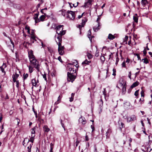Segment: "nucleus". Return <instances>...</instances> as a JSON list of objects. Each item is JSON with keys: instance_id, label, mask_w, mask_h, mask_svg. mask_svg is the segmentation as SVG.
<instances>
[{"instance_id": "1", "label": "nucleus", "mask_w": 152, "mask_h": 152, "mask_svg": "<svg viewBox=\"0 0 152 152\" xmlns=\"http://www.w3.org/2000/svg\"><path fill=\"white\" fill-rule=\"evenodd\" d=\"M63 25H60L56 27V33L58 34H60L61 35H64L65 34V31H63Z\"/></svg>"}, {"instance_id": "2", "label": "nucleus", "mask_w": 152, "mask_h": 152, "mask_svg": "<svg viewBox=\"0 0 152 152\" xmlns=\"http://www.w3.org/2000/svg\"><path fill=\"white\" fill-rule=\"evenodd\" d=\"M76 11L68 10L67 11V17L70 20H73L75 17V14Z\"/></svg>"}, {"instance_id": "3", "label": "nucleus", "mask_w": 152, "mask_h": 152, "mask_svg": "<svg viewBox=\"0 0 152 152\" xmlns=\"http://www.w3.org/2000/svg\"><path fill=\"white\" fill-rule=\"evenodd\" d=\"M76 76L72 73H71L69 72L67 73V79L68 81L71 82L72 83L74 80L76 78Z\"/></svg>"}, {"instance_id": "4", "label": "nucleus", "mask_w": 152, "mask_h": 152, "mask_svg": "<svg viewBox=\"0 0 152 152\" xmlns=\"http://www.w3.org/2000/svg\"><path fill=\"white\" fill-rule=\"evenodd\" d=\"M101 75H102V77L103 79H106L108 77H109L110 75V73L108 72V69H104L101 72Z\"/></svg>"}, {"instance_id": "5", "label": "nucleus", "mask_w": 152, "mask_h": 152, "mask_svg": "<svg viewBox=\"0 0 152 152\" xmlns=\"http://www.w3.org/2000/svg\"><path fill=\"white\" fill-rule=\"evenodd\" d=\"M125 119H126L127 123H130L137 120V118L135 115H132L129 116H127Z\"/></svg>"}, {"instance_id": "6", "label": "nucleus", "mask_w": 152, "mask_h": 152, "mask_svg": "<svg viewBox=\"0 0 152 152\" xmlns=\"http://www.w3.org/2000/svg\"><path fill=\"white\" fill-rule=\"evenodd\" d=\"M30 61L37 70H38L39 69V64L37 63H38V62L37 61L35 58L32 60L30 59Z\"/></svg>"}, {"instance_id": "7", "label": "nucleus", "mask_w": 152, "mask_h": 152, "mask_svg": "<svg viewBox=\"0 0 152 152\" xmlns=\"http://www.w3.org/2000/svg\"><path fill=\"white\" fill-rule=\"evenodd\" d=\"M64 46H62L61 44L60 43L58 45V51L59 54L61 55H63L64 53Z\"/></svg>"}, {"instance_id": "8", "label": "nucleus", "mask_w": 152, "mask_h": 152, "mask_svg": "<svg viewBox=\"0 0 152 152\" xmlns=\"http://www.w3.org/2000/svg\"><path fill=\"white\" fill-rule=\"evenodd\" d=\"M87 19L86 18H83L82 20V23L78 25V26H77L78 28L80 31L81 30V28L82 27H83L85 26L86 23L87 22Z\"/></svg>"}, {"instance_id": "9", "label": "nucleus", "mask_w": 152, "mask_h": 152, "mask_svg": "<svg viewBox=\"0 0 152 152\" xmlns=\"http://www.w3.org/2000/svg\"><path fill=\"white\" fill-rule=\"evenodd\" d=\"M101 16V15H100L98 16V18L96 20V22L98 23V27H94L93 28L94 30L95 31H97L99 29H100L99 26L100 25V23L99 21L100 20V17Z\"/></svg>"}, {"instance_id": "10", "label": "nucleus", "mask_w": 152, "mask_h": 152, "mask_svg": "<svg viewBox=\"0 0 152 152\" xmlns=\"http://www.w3.org/2000/svg\"><path fill=\"white\" fill-rule=\"evenodd\" d=\"M121 86H126V81L124 80L123 78H121L120 79V80L118 83Z\"/></svg>"}, {"instance_id": "11", "label": "nucleus", "mask_w": 152, "mask_h": 152, "mask_svg": "<svg viewBox=\"0 0 152 152\" xmlns=\"http://www.w3.org/2000/svg\"><path fill=\"white\" fill-rule=\"evenodd\" d=\"M118 123L119 126V129L121 131L122 128L125 127V125L120 120L118 121Z\"/></svg>"}, {"instance_id": "12", "label": "nucleus", "mask_w": 152, "mask_h": 152, "mask_svg": "<svg viewBox=\"0 0 152 152\" xmlns=\"http://www.w3.org/2000/svg\"><path fill=\"white\" fill-rule=\"evenodd\" d=\"M118 35L116 34H115L113 35L111 34H109L108 37V38L110 40H113L115 38L117 37Z\"/></svg>"}, {"instance_id": "13", "label": "nucleus", "mask_w": 152, "mask_h": 152, "mask_svg": "<svg viewBox=\"0 0 152 152\" xmlns=\"http://www.w3.org/2000/svg\"><path fill=\"white\" fill-rule=\"evenodd\" d=\"M92 2V0H88L86 2H85L84 5L82 7H88L91 5Z\"/></svg>"}, {"instance_id": "14", "label": "nucleus", "mask_w": 152, "mask_h": 152, "mask_svg": "<svg viewBox=\"0 0 152 152\" xmlns=\"http://www.w3.org/2000/svg\"><path fill=\"white\" fill-rule=\"evenodd\" d=\"M28 57L30 60V59L32 60L35 58L32 50H31L29 52H28Z\"/></svg>"}, {"instance_id": "15", "label": "nucleus", "mask_w": 152, "mask_h": 152, "mask_svg": "<svg viewBox=\"0 0 152 152\" xmlns=\"http://www.w3.org/2000/svg\"><path fill=\"white\" fill-rule=\"evenodd\" d=\"M7 67L5 63H3L1 66H0V69L2 72L4 73V74H5V72L4 71V69Z\"/></svg>"}, {"instance_id": "16", "label": "nucleus", "mask_w": 152, "mask_h": 152, "mask_svg": "<svg viewBox=\"0 0 152 152\" xmlns=\"http://www.w3.org/2000/svg\"><path fill=\"white\" fill-rule=\"evenodd\" d=\"M31 83L33 86L37 87L38 86V80H37V81L36 82L35 79H33L32 80Z\"/></svg>"}, {"instance_id": "17", "label": "nucleus", "mask_w": 152, "mask_h": 152, "mask_svg": "<svg viewBox=\"0 0 152 152\" xmlns=\"http://www.w3.org/2000/svg\"><path fill=\"white\" fill-rule=\"evenodd\" d=\"M58 36L57 37V38L58 39V42L56 41V42L57 43V44L58 45V44L59 43H60L61 44L62 42V36L60 34H58Z\"/></svg>"}, {"instance_id": "18", "label": "nucleus", "mask_w": 152, "mask_h": 152, "mask_svg": "<svg viewBox=\"0 0 152 152\" xmlns=\"http://www.w3.org/2000/svg\"><path fill=\"white\" fill-rule=\"evenodd\" d=\"M79 121L82 123L83 124H85L86 123V121L84 117L83 118L81 116L79 119Z\"/></svg>"}, {"instance_id": "19", "label": "nucleus", "mask_w": 152, "mask_h": 152, "mask_svg": "<svg viewBox=\"0 0 152 152\" xmlns=\"http://www.w3.org/2000/svg\"><path fill=\"white\" fill-rule=\"evenodd\" d=\"M39 12L38 13L35 14L34 15V19H35V22L36 23H37L40 21L39 19L38 18V16L39 15Z\"/></svg>"}, {"instance_id": "20", "label": "nucleus", "mask_w": 152, "mask_h": 152, "mask_svg": "<svg viewBox=\"0 0 152 152\" xmlns=\"http://www.w3.org/2000/svg\"><path fill=\"white\" fill-rule=\"evenodd\" d=\"M98 103L99 104V106L100 107V111L102 112V107L103 104V102L102 99H100V100L98 102Z\"/></svg>"}, {"instance_id": "21", "label": "nucleus", "mask_w": 152, "mask_h": 152, "mask_svg": "<svg viewBox=\"0 0 152 152\" xmlns=\"http://www.w3.org/2000/svg\"><path fill=\"white\" fill-rule=\"evenodd\" d=\"M72 62L73 63L72 64L69 63L68 64V65H72L73 66H75L76 67L78 66V65H77L78 63L77 61L76 60H74V61Z\"/></svg>"}, {"instance_id": "22", "label": "nucleus", "mask_w": 152, "mask_h": 152, "mask_svg": "<svg viewBox=\"0 0 152 152\" xmlns=\"http://www.w3.org/2000/svg\"><path fill=\"white\" fill-rule=\"evenodd\" d=\"M4 35L7 37L9 39H10V41L11 43L12 44V46H13V48H14V43L12 41V40L11 39V38H10V37L9 36H7V34H6V33L5 32H4L3 33Z\"/></svg>"}, {"instance_id": "23", "label": "nucleus", "mask_w": 152, "mask_h": 152, "mask_svg": "<svg viewBox=\"0 0 152 152\" xmlns=\"http://www.w3.org/2000/svg\"><path fill=\"white\" fill-rule=\"evenodd\" d=\"M69 70L70 72V73H72V74H74L76 72V70H74L73 67L69 68Z\"/></svg>"}, {"instance_id": "24", "label": "nucleus", "mask_w": 152, "mask_h": 152, "mask_svg": "<svg viewBox=\"0 0 152 152\" xmlns=\"http://www.w3.org/2000/svg\"><path fill=\"white\" fill-rule=\"evenodd\" d=\"M35 137V135H31L30 138V140H28V142H31V144H32L34 140V137Z\"/></svg>"}, {"instance_id": "25", "label": "nucleus", "mask_w": 152, "mask_h": 152, "mask_svg": "<svg viewBox=\"0 0 152 152\" xmlns=\"http://www.w3.org/2000/svg\"><path fill=\"white\" fill-rule=\"evenodd\" d=\"M88 38L89 39L90 41H91L92 38H91V30L90 29L88 31Z\"/></svg>"}, {"instance_id": "26", "label": "nucleus", "mask_w": 152, "mask_h": 152, "mask_svg": "<svg viewBox=\"0 0 152 152\" xmlns=\"http://www.w3.org/2000/svg\"><path fill=\"white\" fill-rule=\"evenodd\" d=\"M139 84V83L138 82H135L131 86V88H132L137 86Z\"/></svg>"}, {"instance_id": "27", "label": "nucleus", "mask_w": 152, "mask_h": 152, "mask_svg": "<svg viewBox=\"0 0 152 152\" xmlns=\"http://www.w3.org/2000/svg\"><path fill=\"white\" fill-rule=\"evenodd\" d=\"M91 61H88L87 60V59H86L82 63V64L83 65L86 64V65H88L89 64V63H91Z\"/></svg>"}, {"instance_id": "28", "label": "nucleus", "mask_w": 152, "mask_h": 152, "mask_svg": "<svg viewBox=\"0 0 152 152\" xmlns=\"http://www.w3.org/2000/svg\"><path fill=\"white\" fill-rule=\"evenodd\" d=\"M43 128L45 131L47 132H48L50 130V129L48 127V126L46 125L44 126L43 127Z\"/></svg>"}, {"instance_id": "29", "label": "nucleus", "mask_w": 152, "mask_h": 152, "mask_svg": "<svg viewBox=\"0 0 152 152\" xmlns=\"http://www.w3.org/2000/svg\"><path fill=\"white\" fill-rule=\"evenodd\" d=\"M60 12H61V15L64 16H65L66 15H67V12L65 10H61Z\"/></svg>"}, {"instance_id": "30", "label": "nucleus", "mask_w": 152, "mask_h": 152, "mask_svg": "<svg viewBox=\"0 0 152 152\" xmlns=\"http://www.w3.org/2000/svg\"><path fill=\"white\" fill-rule=\"evenodd\" d=\"M137 14H135V15L134 16H133V20L135 22L137 23L138 22V18L137 17Z\"/></svg>"}, {"instance_id": "31", "label": "nucleus", "mask_w": 152, "mask_h": 152, "mask_svg": "<svg viewBox=\"0 0 152 152\" xmlns=\"http://www.w3.org/2000/svg\"><path fill=\"white\" fill-rule=\"evenodd\" d=\"M50 152H53V150L54 147V144L52 143H50Z\"/></svg>"}, {"instance_id": "32", "label": "nucleus", "mask_w": 152, "mask_h": 152, "mask_svg": "<svg viewBox=\"0 0 152 152\" xmlns=\"http://www.w3.org/2000/svg\"><path fill=\"white\" fill-rule=\"evenodd\" d=\"M33 144H30L27 147L28 151V152H31V148Z\"/></svg>"}, {"instance_id": "33", "label": "nucleus", "mask_w": 152, "mask_h": 152, "mask_svg": "<svg viewBox=\"0 0 152 152\" xmlns=\"http://www.w3.org/2000/svg\"><path fill=\"white\" fill-rule=\"evenodd\" d=\"M143 60L144 61V63L146 64H148L149 63V61L148 59L146 58H145L144 59H142V61H143Z\"/></svg>"}, {"instance_id": "34", "label": "nucleus", "mask_w": 152, "mask_h": 152, "mask_svg": "<svg viewBox=\"0 0 152 152\" xmlns=\"http://www.w3.org/2000/svg\"><path fill=\"white\" fill-rule=\"evenodd\" d=\"M45 15H41L40 17H39V20L40 21H43L44 20V19L45 18Z\"/></svg>"}, {"instance_id": "35", "label": "nucleus", "mask_w": 152, "mask_h": 152, "mask_svg": "<svg viewBox=\"0 0 152 152\" xmlns=\"http://www.w3.org/2000/svg\"><path fill=\"white\" fill-rule=\"evenodd\" d=\"M19 76V75L16 73L15 74L13 75L12 77V78L17 79Z\"/></svg>"}, {"instance_id": "36", "label": "nucleus", "mask_w": 152, "mask_h": 152, "mask_svg": "<svg viewBox=\"0 0 152 152\" xmlns=\"http://www.w3.org/2000/svg\"><path fill=\"white\" fill-rule=\"evenodd\" d=\"M87 56L89 59H91L93 57L92 55L89 53H87Z\"/></svg>"}, {"instance_id": "37", "label": "nucleus", "mask_w": 152, "mask_h": 152, "mask_svg": "<svg viewBox=\"0 0 152 152\" xmlns=\"http://www.w3.org/2000/svg\"><path fill=\"white\" fill-rule=\"evenodd\" d=\"M61 99V98L60 97V96H59L58 98L57 101L56 102H55V104H57L58 103H59L60 102H59V101Z\"/></svg>"}, {"instance_id": "38", "label": "nucleus", "mask_w": 152, "mask_h": 152, "mask_svg": "<svg viewBox=\"0 0 152 152\" xmlns=\"http://www.w3.org/2000/svg\"><path fill=\"white\" fill-rule=\"evenodd\" d=\"M143 97H142V98H140L139 100V102L141 104H143L144 102V100Z\"/></svg>"}, {"instance_id": "39", "label": "nucleus", "mask_w": 152, "mask_h": 152, "mask_svg": "<svg viewBox=\"0 0 152 152\" xmlns=\"http://www.w3.org/2000/svg\"><path fill=\"white\" fill-rule=\"evenodd\" d=\"M111 132V131L110 129H108L107 131L106 132V137H108L109 135H108V134L110 133Z\"/></svg>"}, {"instance_id": "40", "label": "nucleus", "mask_w": 152, "mask_h": 152, "mask_svg": "<svg viewBox=\"0 0 152 152\" xmlns=\"http://www.w3.org/2000/svg\"><path fill=\"white\" fill-rule=\"evenodd\" d=\"M60 121L61 124V126H62V127L64 128V130L65 131L64 125V124H63L62 123V120L61 118L60 119Z\"/></svg>"}, {"instance_id": "41", "label": "nucleus", "mask_w": 152, "mask_h": 152, "mask_svg": "<svg viewBox=\"0 0 152 152\" xmlns=\"http://www.w3.org/2000/svg\"><path fill=\"white\" fill-rule=\"evenodd\" d=\"M142 3L143 5H145L148 4L147 0H142Z\"/></svg>"}, {"instance_id": "42", "label": "nucleus", "mask_w": 152, "mask_h": 152, "mask_svg": "<svg viewBox=\"0 0 152 152\" xmlns=\"http://www.w3.org/2000/svg\"><path fill=\"white\" fill-rule=\"evenodd\" d=\"M28 68H29V72L30 73H31V72H33V70L32 67L31 66H28Z\"/></svg>"}, {"instance_id": "43", "label": "nucleus", "mask_w": 152, "mask_h": 152, "mask_svg": "<svg viewBox=\"0 0 152 152\" xmlns=\"http://www.w3.org/2000/svg\"><path fill=\"white\" fill-rule=\"evenodd\" d=\"M28 76V74H26L25 73L23 74V80H25L26 79Z\"/></svg>"}, {"instance_id": "44", "label": "nucleus", "mask_w": 152, "mask_h": 152, "mask_svg": "<svg viewBox=\"0 0 152 152\" xmlns=\"http://www.w3.org/2000/svg\"><path fill=\"white\" fill-rule=\"evenodd\" d=\"M35 128H33L32 129V130L31 132V135H35Z\"/></svg>"}, {"instance_id": "45", "label": "nucleus", "mask_w": 152, "mask_h": 152, "mask_svg": "<svg viewBox=\"0 0 152 152\" xmlns=\"http://www.w3.org/2000/svg\"><path fill=\"white\" fill-rule=\"evenodd\" d=\"M126 86H122V92L123 93H124V92H125L126 91Z\"/></svg>"}, {"instance_id": "46", "label": "nucleus", "mask_w": 152, "mask_h": 152, "mask_svg": "<svg viewBox=\"0 0 152 152\" xmlns=\"http://www.w3.org/2000/svg\"><path fill=\"white\" fill-rule=\"evenodd\" d=\"M119 58H118V57H117L116 58V62H115V63L116 65H117L118 64V63L119 61Z\"/></svg>"}, {"instance_id": "47", "label": "nucleus", "mask_w": 152, "mask_h": 152, "mask_svg": "<svg viewBox=\"0 0 152 152\" xmlns=\"http://www.w3.org/2000/svg\"><path fill=\"white\" fill-rule=\"evenodd\" d=\"M43 77V78L45 80L47 81V79L46 78V74H44V75H42Z\"/></svg>"}, {"instance_id": "48", "label": "nucleus", "mask_w": 152, "mask_h": 152, "mask_svg": "<svg viewBox=\"0 0 152 152\" xmlns=\"http://www.w3.org/2000/svg\"><path fill=\"white\" fill-rule=\"evenodd\" d=\"M144 91L142 90L141 92V94L142 97H144Z\"/></svg>"}, {"instance_id": "49", "label": "nucleus", "mask_w": 152, "mask_h": 152, "mask_svg": "<svg viewBox=\"0 0 152 152\" xmlns=\"http://www.w3.org/2000/svg\"><path fill=\"white\" fill-rule=\"evenodd\" d=\"M139 91V90H137L135 91V92L134 93V95L136 96H137L138 95V91Z\"/></svg>"}, {"instance_id": "50", "label": "nucleus", "mask_w": 152, "mask_h": 152, "mask_svg": "<svg viewBox=\"0 0 152 152\" xmlns=\"http://www.w3.org/2000/svg\"><path fill=\"white\" fill-rule=\"evenodd\" d=\"M100 59L101 61L104 62L105 61V58L103 56H101Z\"/></svg>"}, {"instance_id": "51", "label": "nucleus", "mask_w": 152, "mask_h": 152, "mask_svg": "<svg viewBox=\"0 0 152 152\" xmlns=\"http://www.w3.org/2000/svg\"><path fill=\"white\" fill-rule=\"evenodd\" d=\"M135 55L137 56L138 60H141L140 59V55L139 54L137 53Z\"/></svg>"}, {"instance_id": "52", "label": "nucleus", "mask_w": 152, "mask_h": 152, "mask_svg": "<svg viewBox=\"0 0 152 152\" xmlns=\"http://www.w3.org/2000/svg\"><path fill=\"white\" fill-rule=\"evenodd\" d=\"M128 39V37L127 36H126L124 38V42H127Z\"/></svg>"}, {"instance_id": "53", "label": "nucleus", "mask_w": 152, "mask_h": 152, "mask_svg": "<svg viewBox=\"0 0 152 152\" xmlns=\"http://www.w3.org/2000/svg\"><path fill=\"white\" fill-rule=\"evenodd\" d=\"M80 143V142L79 141H78L77 140L76 141L75 144V147H77L79 143Z\"/></svg>"}, {"instance_id": "54", "label": "nucleus", "mask_w": 152, "mask_h": 152, "mask_svg": "<svg viewBox=\"0 0 152 152\" xmlns=\"http://www.w3.org/2000/svg\"><path fill=\"white\" fill-rule=\"evenodd\" d=\"M122 66L123 67H126L125 62L124 61L121 64Z\"/></svg>"}, {"instance_id": "55", "label": "nucleus", "mask_w": 152, "mask_h": 152, "mask_svg": "<svg viewBox=\"0 0 152 152\" xmlns=\"http://www.w3.org/2000/svg\"><path fill=\"white\" fill-rule=\"evenodd\" d=\"M16 86L18 88H19V81L18 80H17V82L16 83Z\"/></svg>"}, {"instance_id": "56", "label": "nucleus", "mask_w": 152, "mask_h": 152, "mask_svg": "<svg viewBox=\"0 0 152 152\" xmlns=\"http://www.w3.org/2000/svg\"><path fill=\"white\" fill-rule=\"evenodd\" d=\"M69 101L70 102H72L73 101V99H74V97H70L69 98Z\"/></svg>"}, {"instance_id": "57", "label": "nucleus", "mask_w": 152, "mask_h": 152, "mask_svg": "<svg viewBox=\"0 0 152 152\" xmlns=\"http://www.w3.org/2000/svg\"><path fill=\"white\" fill-rule=\"evenodd\" d=\"M143 53L144 56H145L146 55V54L147 53V51H146L145 49H144V50H143Z\"/></svg>"}, {"instance_id": "58", "label": "nucleus", "mask_w": 152, "mask_h": 152, "mask_svg": "<svg viewBox=\"0 0 152 152\" xmlns=\"http://www.w3.org/2000/svg\"><path fill=\"white\" fill-rule=\"evenodd\" d=\"M58 59L61 62H62V60L61 59V56H59L58 58Z\"/></svg>"}, {"instance_id": "59", "label": "nucleus", "mask_w": 152, "mask_h": 152, "mask_svg": "<svg viewBox=\"0 0 152 152\" xmlns=\"http://www.w3.org/2000/svg\"><path fill=\"white\" fill-rule=\"evenodd\" d=\"M37 121H39L40 122L41 121H43V119H41L40 117H39L37 119Z\"/></svg>"}, {"instance_id": "60", "label": "nucleus", "mask_w": 152, "mask_h": 152, "mask_svg": "<svg viewBox=\"0 0 152 152\" xmlns=\"http://www.w3.org/2000/svg\"><path fill=\"white\" fill-rule=\"evenodd\" d=\"M89 140L88 137V135H86L85 137V140L86 141H88Z\"/></svg>"}, {"instance_id": "61", "label": "nucleus", "mask_w": 152, "mask_h": 152, "mask_svg": "<svg viewBox=\"0 0 152 152\" xmlns=\"http://www.w3.org/2000/svg\"><path fill=\"white\" fill-rule=\"evenodd\" d=\"M131 71L129 72L128 77H129L131 79Z\"/></svg>"}, {"instance_id": "62", "label": "nucleus", "mask_w": 152, "mask_h": 152, "mask_svg": "<svg viewBox=\"0 0 152 152\" xmlns=\"http://www.w3.org/2000/svg\"><path fill=\"white\" fill-rule=\"evenodd\" d=\"M26 29H27L28 30V33H29L30 32V28L29 27H26L25 28Z\"/></svg>"}, {"instance_id": "63", "label": "nucleus", "mask_w": 152, "mask_h": 152, "mask_svg": "<svg viewBox=\"0 0 152 152\" xmlns=\"http://www.w3.org/2000/svg\"><path fill=\"white\" fill-rule=\"evenodd\" d=\"M91 129H92V132H93L94 130V126H93L92 125H91Z\"/></svg>"}, {"instance_id": "64", "label": "nucleus", "mask_w": 152, "mask_h": 152, "mask_svg": "<svg viewBox=\"0 0 152 152\" xmlns=\"http://www.w3.org/2000/svg\"><path fill=\"white\" fill-rule=\"evenodd\" d=\"M95 56L97 57L99 56V52H97V51L96 50V53L95 54Z\"/></svg>"}]
</instances>
